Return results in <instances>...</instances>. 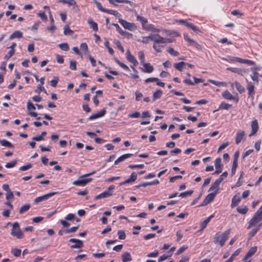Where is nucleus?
<instances>
[{"label":"nucleus","instance_id":"6e6552de","mask_svg":"<svg viewBox=\"0 0 262 262\" xmlns=\"http://www.w3.org/2000/svg\"><path fill=\"white\" fill-rule=\"evenodd\" d=\"M222 96L223 98L229 100H233L236 102H237L239 100V98L238 97H234L233 96L229 91H225L222 93Z\"/></svg>","mask_w":262,"mask_h":262},{"label":"nucleus","instance_id":"58836bf2","mask_svg":"<svg viewBox=\"0 0 262 262\" xmlns=\"http://www.w3.org/2000/svg\"><path fill=\"white\" fill-rule=\"evenodd\" d=\"M237 211L242 214H246L248 211V208L246 206H241L237 208Z\"/></svg>","mask_w":262,"mask_h":262},{"label":"nucleus","instance_id":"c85d7f7f","mask_svg":"<svg viewBox=\"0 0 262 262\" xmlns=\"http://www.w3.org/2000/svg\"><path fill=\"white\" fill-rule=\"evenodd\" d=\"M232 106V105L231 104H228V103H227L226 102H222L221 103L218 109H217L216 110H215L213 111V112H215L220 110H228L230 107H231Z\"/></svg>","mask_w":262,"mask_h":262},{"label":"nucleus","instance_id":"3c124183","mask_svg":"<svg viewBox=\"0 0 262 262\" xmlns=\"http://www.w3.org/2000/svg\"><path fill=\"white\" fill-rule=\"evenodd\" d=\"M17 164L16 160H13L9 162H8L5 165V167L7 168H11L14 167Z\"/></svg>","mask_w":262,"mask_h":262},{"label":"nucleus","instance_id":"f257e3e1","mask_svg":"<svg viewBox=\"0 0 262 262\" xmlns=\"http://www.w3.org/2000/svg\"><path fill=\"white\" fill-rule=\"evenodd\" d=\"M229 235V230H226L224 232L221 231L217 232L213 237L214 243L215 245H219L220 247H223L228 239Z\"/></svg>","mask_w":262,"mask_h":262},{"label":"nucleus","instance_id":"ea45409f","mask_svg":"<svg viewBox=\"0 0 262 262\" xmlns=\"http://www.w3.org/2000/svg\"><path fill=\"white\" fill-rule=\"evenodd\" d=\"M247 89L250 95L254 94V86L251 82H249L248 83Z\"/></svg>","mask_w":262,"mask_h":262},{"label":"nucleus","instance_id":"473e14b6","mask_svg":"<svg viewBox=\"0 0 262 262\" xmlns=\"http://www.w3.org/2000/svg\"><path fill=\"white\" fill-rule=\"evenodd\" d=\"M132 260L129 253L125 252L122 254V260L123 262H128Z\"/></svg>","mask_w":262,"mask_h":262},{"label":"nucleus","instance_id":"e433bc0d","mask_svg":"<svg viewBox=\"0 0 262 262\" xmlns=\"http://www.w3.org/2000/svg\"><path fill=\"white\" fill-rule=\"evenodd\" d=\"M163 94L161 90H158L154 93L152 95V100L155 101L156 100L161 98Z\"/></svg>","mask_w":262,"mask_h":262},{"label":"nucleus","instance_id":"412c9836","mask_svg":"<svg viewBox=\"0 0 262 262\" xmlns=\"http://www.w3.org/2000/svg\"><path fill=\"white\" fill-rule=\"evenodd\" d=\"M216 194V192H212L210 193H209L205 198L203 203L205 205L208 204L210 203L211 202H212L215 195Z\"/></svg>","mask_w":262,"mask_h":262},{"label":"nucleus","instance_id":"9b49d317","mask_svg":"<svg viewBox=\"0 0 262 262\" xmlns=\"http://www.w3.org/2000/svg\"><path fill=\"white\" fill-rule=\"evenodd\" d=\"M92 180V178L84 179L74 181L73 184L76 186H84Z\"/></svg>","mask_w":262,"mask_h":262},{"label":"nucleus","instance_id":"4be33fe9","mask_svg":"<svg viewBox=\"0 0 262 262\" xmlns=\"http://www.w3.org/2000/svg\"><path fill=\"white\" fill-rule=\"evenodd\" d=\"M257 251V247L256 246H254L251 247L249 251H248L246 255L245 256L244 258H243L244 260H247L249 257L252 256Z\"/></svg>","mask_w":262,"mask_h":262},{"label":"nucleus","instance_id":"cd10ccee","mask_svg":"<svg viewBox=\"0 0 262 262\" xmlns=\"http://www.w3.org/2000/svg\"><path fill=\"white\" fill-rule=\"evenodd\" d=\"M23 37V33L20 31H14L9 38V40H12L14 38H21Z\"/></svg>","mask_w":262,"mask_h":262},{"label":"nucleus","instance_id":"393cba45","mask_svg":"<svg viewBox=\"0 0 262 262\" xmlns=\"http://www.w3.org/2000/svg\"><path fill=\"white\" fill-rule=\"evenodd\" d=\"M245 136V131H239L236 133L235 138V143L236 144H238Z\"/></svg>","mask_w":262,"mask_h":262},{"label":"nucleus","instance_id":"423d86ee","mask_svg":"<svg viewBox=\"0 0 262 262\" xmlns=\"http://www.w3.org/2000/svg\"><path fill=\"white\" fill-rule=\"evenodd\" d=\"M184 39L187 41L189 45L191 46H193L195 47L198 50L201 49V46L199 45L196 41L194 40L191 39L188 34H184Z\"/></svg>","mask_w":262,"mask_h":262},{"label":"nucleus","instance_id":"9d476101","mask_svg":"<svg viewBox=\"0 0 262 262\" xmlns=\"http://www.w3.org/2000/svg\"><path fill=\"white\" fill-rule=\"evenodd\" d=\"M69 242L71 243H75L76 244L71 246V249L75 248H80L83 246V242L82 241L76 238H71L69 239Z\"/></svg>","mask_w":262,"mask_h":262},{"label":"nucleus","instance_id":"49530a36","mask_svg":"<svg viewBox=\"0 0 262 262\" xmlns=\"http://www.w3.org/2000/svg\"><path fill=\"white\" fill-rule=\"evenodd\" d=\"M167 51L171 55L173 56H178L180 54L179 52L174 50L173 48H171V47L168 48L167 49Z\"/></svg>","mask_w":262,"mask_h":262},{"label":"nucleus","instance_id":"37998d69","mask_svg":"<svg viewBox=\"0 0 262 262\" xmlns=\"http://www.w3.org/2000/svg\"><path fill=\"white\" fill-rule=\"evenodd\" d=\"M240 63H245L248 66H254L255 64V62L253 60L246 59H243L241 58Z\"/></svg>","mask_w":262,"mask_h":262},{"label":"nucleus","instance_id":"69168bd1","mask_svg":"<svg viewBox=\"0 0 262 262\" xmlns=\"http://www.w3.org/2000/svg\"><path fill=\"white\" fill-rule=\"evenodd\" d=\"M37 15L40 17L43 21H46L48 19L47 16L45 12H39L37 14Z\"/></svg>","mask_w":262,"mask_h":262},{"label":"nucleus","instance_id":"dca6fc26","mask_svg":"<svg viewBox=\"0 0 262 262\" xmlns=\"http://www.w3.org/2000/svg\"><path fill=\"white\" fill-rule=\"evenodd\" d=\"M227 70L230 71L233 73H236L239 75H244L246 72V70L244 69H240L237 68H228Z\"/></svg>","mask_w":262,"mask_h":262},{"label":"nucleus","instance_id":"f8f14e48","mask_svg":"<svg viewBox=\"0 0 262 262\" xmlns=\"http://www.w3.org/2000/svg\"><path fill=\"white\" fill-rule=\"evenodd\" d=\"M137 174L135 172H133L131 173L129 178L128 179H127V180H125L124 181L121 182L119 184V185L122 186L123 185H125L127 183L133 182L137 180Z\"/></svg>","mask_w":262,"mask_h":262},{"label":"nucleus","instance_id":"680f3d73","mask_svg":"<svg viewBox=\"0 0 262 262\" xmlns=\"http://www.w3.org/2000/svg\"><path fill=\"white\" fill-rule=\"evenodd\" d=\"M63 33L66 35H71L73 33V31L70 29L69 26H66L64 28Z\"/></svg>","mask_w":262,"mask_h":262},{"label":"nucleus","instance_id":"c756f323","mask_svg":"<svg viewBox=\"0 0 262 262\" xmlns=\"http://www.w3.org/2000/svg\"><path fill=\"white\" fill-rule=\"evenodd\" d=\"M65 219L71 222L74 223V221L76 220L77 222H80V220L78 218L76 217L75 214L73 213L68 214L66 217Z\"/></svg>","mask_w":262,"mask_h":262},{"label":"nucleus","instance_id":"c03bdc74","mask_svg":"<svg viewBox=\"0 0 262 262\" xmlns=\"http://www.w3.org/2000/svg\"><path fill=\"white\" fill-rule=\"evenodd\" d=\"M186 26L187 27H188L189 28L191 29V30H192L194 32H201L199 28L197 26H196L194 24H193L192 23L189 22L188 24H186Z\"/></svg>","mask_w":262,"mask_h":262},{"label":"nucleus","instance_id":"a18cd8bd","mask_svg":"<svg viewBox=\"0 0 262 262\" xmlns=\"http://www.w3.org/2000/svg\"><path fill=\"white\" fill-rule=\"evenodd\" d=\"M259 74L255 71H253V73L252 74H251L250 76L251 79L254 81L256 82L257 83L258 82V77H259Z\"/></svg>","mask_w":262,"mask_h":262},{"label":"nucleus","instance_id":"f3484780","mask_svg":"<svg viewBox=\"0 0 262 262\" xmlns=\"http://www.w3.org/2000/svg\"><path fill=\"white\" fill-rule=\"evenodd\" d=\"M106 113L105 108H103L97 113L93 114L89 117V120H94L100 117H103Z\"/></svg>","mask_w":262,"mask_h":262},{"label":"nucleus","instance_id":"39448f33","mask_svg":"<svg viewBox=\"0 0 262 262\" xmlns=\"http://www.w3.org/2000/svg\"><path fill=\"white\" fill-rule=\"evenodd\" d=\"M57 193V192H52L42 196H38L34 199V204H37L41 202L45 201L47 200L49 198L53 196Z\"/></svg>","mask_w":262,"mask_h":262},{"label":"nucleus","instance_id":"13d9d810","mask_svg":"<svg viewBox=\"0 0 262 262\" xmlns=\"http://www.w3.org/2000/svg\"><path fill=\"white\" fill-rule=\"evenodd\" d=\"M212 217V215H210V216L207 217L202 223H201V228L202 229L205 228L208 223L210 222V219Z\"/></svg>","mask_w":262,"mask_h":262},{"label":"nucleus","instance_id":"79ce46f5","mask_svg":"<svg viewBox=\"0 0 262 262\" xmlns=\"http://www.w3.org/2000/svg\"><path fill=\"white\" fill-rule=\"evenodd\" d=\"M116 62L122 69H123L126 71H130V69L123 62H121L119 60L116 59Z\"/></svg>","mask_w":262,"mask_h":262},{"label":"nucleus","instance_id":"72a5a7b5","mask_svg":"<svg viewBox=\"0 0 262 262\" xmlns=\"http://www.w3.org/2000/svg\"><path fill=\"white\" fill-rule=\"evenodd\" d=\"M11 234L19 239L22 238L24 237V234L21 230H11Z\"/></svg>","mask_w":262,"mask_h":262},{"label":"nucleus","instance_id":"5701e85b","mask_svg":"<svg viewBox=\"0 0 262 262\" xmlns=\"http://www.w3.org/2000/svg\"><path fill=\"white\" fill-rule=\"evenodd\" d=\"M145 30L148 31H152L155 33H159L161 31H163L164 30L162 28H156L155 27V26L152 24H149L148 26L144 28Z\"/></svg>","mask_w":262,"mask_h":262},{"label":"nucleus","instance_id":"bb28decb","mask_svg":"<svg viewBox=\"0 0 262 262\" xmlns=\"http://www.w3.org/2000/svg\"><path fill=\"white\" fill-rule=\"evenodd\" d=\"M88 24L94 31L97 32L98 31V27L97 23L93 20L92 18L88 20Z\"/></svg>","mask_w":262,"mask_h":262},{"label":"nucleus","instance_id":"338daca9","mask_svg":"<svg viewBox=\"0 0 262 262\" xmlns=\"http://www.w3.org/2000/svg\"><path fill=\"white\" fill-rule=\"evenodd\" d=\"M237 166H238L237 163L233 162L232 167V169H231V176H233V175L235 174Z\"/></svg>","mask_w":262,"mask_h":262},{"label":"nucleus","instance_id":"a19ab883","mask_svg":"<svg viewBox=\"0 0 262 262\" xmlns=\"http://www.w3.org/2000/svg\"><path fill=\"white\" fill-rule=\"evenodd\" d=\"M235 86L236 87V90L240 93H243L245 91V88L243 85H242V84L239 82H238L237 81H235Z\"/></svg>","mask_w":262,"mask_h":262},{"label":"nucleus","instance_id":"09e8293b","mask_svg":"<svg viewBox=\"0 0 262 262\" xmlns=\"http://www.w3.org/2000/svg\"><path fill=\"white\" fill-rule=\"evenodd\" d=\"M164 32L166 33L167 35H173L175 36L179 37L180 36V34L177 31H170L169 30H164Z\"/></svg>","mask_w":262,"mask_h":262},{"label":"nucleus","instance_id":"0eeeda50","mask_svg":"<svg viewBox=\"0 0 262 262\" xmlns=\"http://www.w3.org/2000/svg\"><path fill=\"white\" fill-rule=\"evenodd\" d=\"M158 34H151L148 36H144L142 37V42L143 43H147L149 40H151L155 43H158Z\"/></svg>","mask_w":262,"mask_h":262},{"label":"nucleus","instance_id":"ddd939ff","mask_svg":"<svg viewBox=\"0 0 262 262\" xmlns=\"http://www.w3.org/2000/svg\"><path fill=\"white\" fill-rule=\"evenodd\" d=\"M108 1L109 2L110 4H111V5H112L114 6H116V7L118 6L117 4H116V2L119 3L128 4L131 7L135 6V4L133 2L130 1H128V0H108Z\"/></svg>","mask_w":262,"mask_h":262},{"label":"nucleus","instance_id":"c9c22d12","mask_svg":"<svg viewBox=\"0 0 262 262\" xmlns=\"http://www.w3.org/2000/svg\"><path fill=\"white\" fill-rule=\"evenodd\" d=\"M0 144L3 146L7 147L9 148H13L14 146L9 141L5 140H0Z\"/></svg>","mask_w":262,"mask_h":262},{"label":"nucleus","instance_id":"6e6d98bb","mask_svg":"<svg viewBox=\"0 0 262 262\" xmlns=\"http://www.w3.org/2000/svg\"><path fill=\"white\" fill-rule=\"evenodd\" d=\"M94 3L96 4V7L99 10H100L101 12H105L106 9L103 7L102 4L100 2L97 1H95Z\"/></svg>","mask_w":262,"mask_h":262},{"label":"nucleus","instance_id":"7c9ffc66","mask_svg":"<svg viewBox=\"0 0 262 262\" xmlns=\"http://www.w3.org/2000/svg\"><path fill=\"white\" fill-rule=\"evenodd\" d=\"M222 182V178H219L215 180V181L212 184L210 187V190H213L214 189H218L220 183Z\"/></svg>","mask_w":262,"mask_h":262},{"label":"nucleus","instance_id":"e2e57ef3","mask_svg":"<svg viewBox=\"0 0 262 262\" xmlns=\"http://www.w3.org/2000/svg\"><path fill=\"white\" fill-rule=\"evenodd\" d=\"M32 167V165L31 163H28L27 164L22 166L19 167V170L20 171H26L31 168Z\"/></svg>","mask_w":262,"mask_h":262},{"label":"nucleus","instance_id":"1a4fd4ad","mask_svg":"<svg viewBox=\"0 0 262 262\" xmlns=\"http://www.w3.org/2000/svg\"><path fill=\"white\" fill-rule=\"evenodd\" d=\"M214 166L216 170L213 174H219L222 172V165L221 164V159L217 158L215 160Z\"/></svg>","mask_w":262,"mask_h":262},{"label":"nucleus","instance_id":"2eb2a0df","mask_svg":"<svg viewBox=\"0 0 262 262\" xmlns=\"http://www.w3.org/2000/svg\"><path fill=\"white\" fill-rule=\"evenodd\" d=\"M144 68H140V70L144 73H151L154 70V68L152 65L150 63H144L142 64Z\"/></svg>","mask_w":262,"mask_h":262},{"label":"nucleus","instance_id":"5fc2aeb1","mask_svg":"<svg viewBox=\"0 0 262 262\" xmlns=\"http://www.w3.org/2000/svg\"><path fill=\"white\" fill-rule=\"evenodd\" d=\"M11 253L16 257H18L20 255L21 251L19 249L14 248L12 249Z\"/></svg>","mask_w":262,"mask_h":262},{"label":"nucleus","instance_id":"f704fd0d","mask_svg":"<svg viewBox=\"0 0 262 262\" xmlns=\"http://www.w3.org/2000/svg\"><path fill=\"white\" fill-rule=\"evenodd\" d=\"M172 42V40L170 38H165L158 35V43H166Z\"/></svg>","mask_w":262,"mask_h":262},{"label":"nucleus","instance_id":"2f4dec72","mask_svg":"<svg viewBox=\"0 0 262 262\" xmlns=\"http://www.w3.org/2000/svg\"><path fill=\"white\" fill-rule=\"evenodd\" d=\"M113 25L115 27L116 30L119 33L122 35H127L128 36H132L131 33L127 32L126 31H124L120 27L119 25L118 24H114Z\"/></svg>","mask_w":262,"mask_h":262},{"label":"nucleus","instance_id":"de8ad7c7","mask_svg":"<svg viewBox=\"0 0 262 262\" xmlns=\"http://www.w3.org/2000/svg\"><path fill=\"white\" fill-rule=\"evenodd\" d=\"M159 43L154 42V43L153 45V48L158 53L161 52L162 49L164 48V46L158 45Z\"/></svg>","mask_w":262,"mask_h":262},{"label":"nucleus","instance_id":"7ed1b4c3","mask_svg":"<svg viewBox=\"0 0 262 262\" xmlns=\"http://www.w3.org/2000/svg\"><path fill=\"white\" fill-rule=\"evenodd\" d=\"M115 188L114 185H112L103 192L96 195L94 198L95 200H97L102 198H106L113 195V190Z\"/></svg>","mask_w":262,"mask_h":262},{"label":"nucleus","instance_id":"8fccbe9b","mask_svg":"<svg viewBox=\"0 0 262 262\" xmlns=\"http://www.w3.org/2000/svg\"><path fill=\"white\" fill-rule=\"evenodd\" d=\"M30 207L31 206L30 204H25L23 205L19 209V213H24L25 212L28 211L30 209Z\"/></svg>","mask_w":262,"mask_h":262},{"label":"nucleus","instance_id":"20e7f679","mask_svg":"<svg viewBox=\"0 0 262 262\" xmlns=\"http://www.w3.org/2000/svg\"><path fill=\"white\" fill-rule=\"evenodd\" d=\"M119 22L123 27L124 28L129 31H135L137 28V26L135 23H129L123 19H119Z\"/></svg>","mask_w":262,"mask_h":262},{"label":"nucleus","instance_id":"4d7b16f0","mask_svg":"<svg viewBox=\"0 0 262 262\" xmlns=\"http://www.w3.org/2000/svg\"><path fill=\"white\" fill-rule=\"evenodd\" d=\"M58 46L62 51H67L69 50V46L67 43L59 44Z\"/></svg>","mask_w":262,"mask_h":262},{"label":"nucleus","instance_id":"a211bd4d","mask_svg":"<svg viewBox=\"0 0 262 262\" xmlns=\"http://www.w3.org/2000/svg\"><path fill=\"white\" fill-rule=\"evenodd\" d=\"M160 183V182L158 180L156 179L152 181L151 182H142L139 184L138 185H137L136 187L137 188H139L140 187H145L147 186H150L153 185H158Z\"/></svg>","mask_w":262,"mask_h":262},{"label":"nucleus","instance_id":"864d4df0","mask_svg":"<svg viewBox=\"0 0 262 262\" xmlns=\"http://www.w3.org/2000/svg\"><path fill=\"white\" fill-rule=\"evenodd\" d=\"M193 192V191L191 190L183 192L179 194V196L181 198H186L187 196L191 195L192 194Z\"/></svg>","mask_w":262,"mask_h":262},{"label":"nucleus","instance_id":"052dcab7","mask_svg":"<svg viewBox=\"0 0 262 262\" xmlns=\"http://www.w3.org/2000/svg\"><path fill=\"white\" fill-rule=\"evenodd\" d=\"M60 222L61 224L63 226V227L64 228L69 227L72 223V222H71L69 221H67L66 219H64V220H61L60 221Z\"/></svg>","mask_w":262,"mask_h":262},{"label":"nucleus","instance_id":"6ab92c4d","mask_svg":"<svg viewBox=\"0 0 262 262\" xmlns=\"http://www.w3.org/2000/svg\"><path fill=\"white\" fill-rule=\"evenodd\" d=\"M251 126L252 130H251V133H250V134L249 135L250 136H251L254 135L257 132V130L258 129V124L257 121L256 120H254L252 121L251 122Z\"/></svg>","mask_w":262,"mask_h":262},{"label":"nucleus","instance_id":"0e129e2a","mask_svg":"<svg viewBox=\"0 0 262 262\" xmlns=\"http://www.w3.org/2000/svg\"><path fill=\"white\" fill-rule=\"evenodd\" d=\"M138 54H139V58L140 60L141 64H142L144 63H145V62H144V61H145L144 54L143 52L140 51L139 52Z\"/></svg>","mask_w":262,"mask_h":262},{"label":"nucleus","instance_id":"f03ea898","mask_svg":"<svg viewBox=\"0 0 262 262\" xmlns=\"http://www.w3.org/2000/svg\"><path fill=\"white\" fill-rule=\"evenodd\" d=\"M262 220V212L258 209L249 222L248 228H252Z\"/></svg>","mask_w":262,"mask_h":262},{"label":"nucleus","instance_id":"603ef678","mask_svg":"<svg viewBox=\"0 0 262 262\" xmlns=\"http://www.w3.org/2000/svg\"><path fill=\"white\" fill-rule=\"evenodd\" d=\"M137 20L140 21L142 24V26L146 24L147 23V19L144 17L139 16V15H137Z\"/></svg>","mask_w":262,"mask_h":262},{"label":"nucleus","instance_id":"aec40b11","mask_svg":"<svg viewBox=\"0 0 262 262\" xmlns=\"http://www.w3.org/2000/svg\"><path fill=\"white\" fill-rule=\"evenodd\" d=\"M223 60L230 63H233L235 62L240 63L241 58L231 56H227L226 57L223 58Z\"/></svg>","mask_w":262,"mask_h":262},{"label":"nucleus","instance_id":"4468645a","mask_svg":"<svg viewBox=\"0 0 262 262\" xmlns=\"http://www.w3.org/2000/svg\"><path fill=\"white\" fill-rule=\"evenodd\" d=\"M126 57L127 60L133 63L134 66H136L138 62L134 56H133L129 50H127L126 53Z\"/></svg>","mask_w":262,"mask_h":262},{"label":"nucleus","instance_id":"a878e982","mask_svg":"<svg viewBox=\"0 0 262 262\" xmlns=\"http://www.w3.org/2000/svg\"><path fill=\"white\" fill-rule=\"evenodd\" d=\"M132 155L133 154H125L121 156L117 160H115L114 163L115 165H117L120 162L123 161L125 159L130 158Z\"/></svg>","mask_w":262,"mask_h":262},{"label":"nucleus","instance_id":"4c0bfd02","mask_svg":"<svg viewBox=\"0 0 262 262\" xmlns=\"http://www.w3.org/2000/svg\"><path fill=\"white\" fill-rule=\"evenodd\" d=\"M186 63L184 61H181L178 63L174 64V67L179 71H182L184 66H185Z\"/></svg>","mask_w":262,"mask_h":262},{"label":"nucleus","instance_id":"bf43d9fd","mask_svg":"<svg viewBox=\"0 0 262 262\" xmlns=\"http://www.w3.org/2000/svg\"><path fill=\"white\" fill-rule=\"evenodd\" d=\"M15 50H10L8 52V53L5 56L4 59L6 60H8L9 58L13 56V55L15 53Z\"/></svg>","mask_w":262,"mask_h":262},{"label":"nucleus","instance_id":"774afa93","mask_svg":"<svg viewBox=\"0 0 262 262\" xmlns=\"http://www.w3.org/2000/svg\"><path fill=\"white\" fill-rule=\"evenodd\" d=\"M6 199L7 200H10L14 199V194L12 191H10L8 192L6 195Z\"/></svg>","mask_w":262,"mask_h":262},{"label":"nucleus","instance_id":"b1692460","mask_svg":"<svg viewBox=\"0 0 262 262\" xmlns=\"http://www.w3.org/2000/svg\"><path fill=\"white\" fill-rule=\"evenodd\" d=\"M241 199L239 195H234L231 200V208H234L236 207L241 202Z\"/></svg>","mask_w":262,"mask_h":262}]
</instances>
